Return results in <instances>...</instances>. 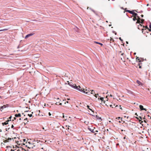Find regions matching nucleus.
Listing matches in <instances>:
<instances>
[{
    "mask_svg": "<svg viewBox=\"0 0 151 151\" xmlns=\"http://www.w3.org/2000/svg\"><path fill=\"white\" fill-rule=\"evenodd\" d=\"M69 84L72 87L77 90L78 91L79 90V88H81V87L79 86H77L76 84L73 85L72 84L70 83H69Z\"/></svg>",
    "mask_w": 151,
    "mask_h": 151,
    "instance_id": "obj_1",
    "label": "nucleus"
},
{
    "mask_svg": "<svg viewBox=\"0 0 151 151\" xmlns=\"http://www.w3.org/2000/svg\"><path fill=\"white\" fill-rule=\"evenodd\" d=\"M84 90H85V89L84 88H83V90H82V88L81 87V88H79V90H78V91L83 92V93H85L86 94H88V92H85Z\"/></svg>",
    "mask_w": 151,
    "mask_h": 151,
    "instance_id": "obj_2",
    "label": "nucleus"
},
{
    "mask_svg": "<svg viewBox=\"0 0 151 151\" xmlns=\"http://www.w3.org/2000/svg\"><path fill=\"white\" fill-rule=\"evenodd\" d=\"M34 33H30L28 35H27L25 37V38H27L31 36H32L33 35H34Z\"/></svg>",
    "mask_w": 151,
    "mask_h": 151,
    "instance_id": "obj_3",
    "label": "nucleus"
},
{
    "mask_svg": "<svg viewBox=\"0 0 151 151\" xmlns=\"http://www.w3.org/2000/svg\"><path fill=\"white\" fill-rule=\"evenodd\" d=\"M89 130L92 133H94L95 134H96V133H95L96 132H98V131L97 130H95L94 129H91V128H90L89 129Z\"/></svg>",
    "mask_w": 151,
    "mask_h": 151,
    "instance_id": "obj_4",
    "label": "nucleus"
},
{
    "mask_svg": "<svg viewBox=\"0 0 151 151\" xmlns=\"http://www.w3.org/2000/svg\"><path fill=\"white\" fill-rule=\"evenodd\" d=\"M12 140V139L11 138H8L7 139L4 140V142H9Z\"/></svg>",
    "mask_w": 151,
    "mask_h": 151,
    "instance_id": "obj_5",
    "label": "nucleus"
},
{
    "mask_svg": "<svg viewBox=\"0 0 151 151\" xmlns=\"http://www.w3.org/2000/svg\"><path fill=\"white\" fill-rule=\"evenodd\" d=\"M139 108L141 110H144L146 111L147 109H146L144 108L143 106L142 105H140L139 106Z\"/></svg>",
    "mask_w": 151,
    "mask_h": 151,
    "instance_id": "obj_6",
    "label": "nucleus"
},
{
    "mask_svg": "<svg viewBox=\"0 0 151 151\" xmlns=\"http://www.w3.org/2000/svg\"><path fill=\"white\" fill-rule=\"evenodd\" d=\"M91 93L92 94H95V95H94L95 96L96 98H97V95H98V94H96L95 93V92H93V90H91Z\"/></svg>",
    "mask_w": 151,
    "mask_h": 151,
    "instance_id": "obj_7",
    "label": "nucleus"
},
{
    "mask_svg": "<svg viewBox=\"0 0 151 151\" xmlns=\"http://www.w3.org/2000/svg\"><path fill=\"white\" fill-rule=\"evenodd\" d=\"M85 89V90L84 91L86 92V91H87V92H88V94L89 95V94L88 93H89L90 90H89V88H87L86 87L85 88H84Z\"/></svg>",
    "mask_w": 151,
    "mask_h": 151,
    "instance_id": "obj_8",
    "label": "nucleus"
},
{
    "mask_svg": "<svg viewBox=\"0 0 151 151\" xmlns=\"http://www.w3.org/2000/svg\"><path fill=\"white\" fill-rule=\"evenodd\" d=\"M134 11L133 10V11H130L129 10H127L126 11V12H128L129 13H130L131 14H133V13L134 12H133Z\"/></svg>",
    "mask_w": 151,
    "mask_h": 151,
    "instance_id": "obj_9",
    "label": "nucleus"
},
{
    "mask_svg": "<svg viewBox=\"0 0 151 151\" xmlns=\"http://www.w3.org/2000/svg\"><path fill=\"white\" fill-rule=\"evenodd\" d=\"M9 121H10V120H8L7 121H6L5 122L3 123H2V124H3V126L7 124H8V122Z\"/></svg>",
    "mask_w": 151,
    "mask_h": 151,
    "instance_id": "obj_10",
    "label": "nucleus"
},
{
    "mask_svg": "<svg viewBox=\"0 0 151 151\" xmlns=\"http://www.w3.org/2000/svg\"><path fill=\"white\" fill-rule=\"evenodd\" d=\"M57 99V101L56 102V103H55V104L56 105H58V103H59L60 102V99L59 98H58Z\"/></svg>",
    "mask_w": 151,
    "mask_h": 151,
    "instance_id": "obj_11",
    "label": "nucleus"
},
{
    "mask_svg": "<svg viewBox=\"0 0 151 151\" xmlns=\"http://www.w3.org/2000/svg\"><path fill=\"white\" fill-rule=\"evenodd\" d=\"M15 116L16 117H21V115L19 113L18 114H15Z\"/></svg>",
    "mask_w": 151,
    "mask_h": 151,
    "instance_id": "obj_12",
    "label": "nucleus"
},
{
    "mask_svg": "<svg viewBox=\"0 0 151 151\" xmlns=\"http://www.w3.org/2000/svg\"><path fill=\"white\" fill-rule=\"evenodd\" d=\"M137 83L139 85H142V83L140 81H138V80H137Z\"/></svg>",
    "mask_w": 151,
    "mask_h": 151,
    "instance_id": "obj_13",
    "label": "nucleus"
},
{
    "mask_svg": "<svg viewBox=\"0 0 151 151\" xmlns=\"http://www.w3.org/2000/svg\"><path fill=\"white\" fill-rule=\"evenodd\" d=\"M6 106L5 105H4L1 107L0 109H3L4 108H6Z\"/></svg>",
    "mask_w": 151,
    "mask_h": 151,
    "instance_id": "obj_14",
    "label": "nucleus"
},
{
    "mask_svg": "<svg viewBox=\"0 0 151 151\" xmlns=\"http://www.w3.org/2000/svg\"><path fill=\"white\" fill-rule=\"evenodd\" d=\"M96 118L97 119L101 120V118L97 115L96 116Z\"/></svg>",
    "mask_w": 151,
    "mask_h": 151,
    "instance_id": "obj_15",
    "label": "nucleus"
},
{
    "mask_svg": "<svg viewBox=\"0 0 151 151\" xmlns=\"http://www.w3.org/2000/svg\"><path fill=\"white\" fill-rule=\"evenodd\" d=\"M136 59L137 60H138L139 62H141V60H140V59L138 57H137L136 58Z\"/></svg>",
    "mask_w": 151,
    "mask_h": 151,
    "instance_id": "obj_16",
    "label": "nucleus"
},
{
    "mask_svg": "<svg viewBox=\"0 0 151 151\" xmlns=\"http://www.w3.org/2000/svg\"><path fill=\"white\" fill-rule=\"evenodd\" d=\"M94 42L96 43L99 44V45H101V46L103 45V44H102L101 43H100V42Z\"/></svg>",
    "mask_w": 151,
    "mask_h": 151,
    "instance_id": "obj_17",
    "label": "nucleus"
},
{
    "mask_svg": "<svg viewBox=\"0 0 151 151\" xmlns=\"http://www.w3.org/2000/svg\"><path fill=\"white\" fill-rule=\"evenodd\" d=\"M87 107L88 109L90 110L91 111H92L93 112V111L91 109L89 108L90 106L88 105H87Z\"/></svg>",
    "mask_w": 151,
    "mask_h": 151,
    "instance_id": "obj_18",
    "label": "nucleus"
},
{
    "mask_svg": "<svg viewBox=\"0 0 151 151\" xmlns=\"http://www.w3.org/2000/svg\"><path fill=\"white\" fill-rule=\"evenodd\" d=\"M133 15L135 17H136L137 15V14L136 13L134 12L133 13Z\"/></svg>",
    "mask_w": 151,
    "mask_h": 151,
    "instance_id": "obj_19",
    "label": "nucleus"
},
{
    "mask_svg": "<svg viewBox=\"0 0 151 151\" xmlns=\"http://www.w3.org/2000/svg\"><path fill=\"white\" fill-rule=\"evenodd\" d=\"M137 20V21L136 23H142V22L140 21V20Z\"/></svg>",
    "mask_w": 151,
    "mask_h": 151,
    "instance_id": "obj_20",
    "label": "nucleus"
},
{
    "mask_svg": "<svg viewBox=\"0 0 151 151\" xmlns=\"http://www.w3.org/2000/svg\"><path fill=\"white\" fill-rule=\"evenodd\" d=\"M133 20L134 21H136V20H137V19L136 18V17H134L133 18Z\"/></svg>",
    "mask_w": 151,
    "mask_h": 151,
    "instance_id": "obj_21",
    "label": "nucleus"
},
{
    "mask_svg": "<svg viewBox=\"0 0 151 151\" xmlns=\"http://www.w3.org/2000/svg\"><path fill=\"white\" fill-rule=\"evenodd\" d=\"M136 119H139H139H142V117H141V116H139V117H136Z\"/></svg>",
    "mask_w": 151,
    "mask_h": 151,
    "instance_id": "obj_22",
    "label": "nucleus"
},
{
    "mask_svg": "<svg viewBox=\"0 0 151 151\" xmlns=\"http://www.w3.org/2000/svg\"><path fill=\"white\" fill-rule=\"evenodd\" d=\"M100 99L101 100V101H104V98H103V97H101L100 98Z\"/></svg>",
    "mask_w": 151,
    "mask_h": 151,
    "instance_id": "obj_23",
    "label": "nucleus"
},
{
    "mask_svg": "<svg viewBox=\"0 0 151 151\" xmlns=\"http://www.w3.org/2000/svg\"><path fill=\"white\" fill-rule=\"evenodd\" d=\"M21 150H22V151H27L25 149H24L21 148Z\"/></svg>",
    "mask_w": 151,
    "mask_h": 151,
    "instance_id": "obj_24",
    "label": "nucleus"
},
{
    "mask_svg": "<svg viewBox=\"0 0 151 151\" xmlns=\"http://www.w3.org/2000/svg\"><path fill=\"white\" fill-rule=\"evenodd\" d=\"M139 121L140 124H141L143 122V121L141 120H140L139 119Z\"/></svg>",
    "mask_w": 151,
    "mask_h": 151,
    "instance_id": "obj_25",
    "label": "nucleus"
},
{
    "mask_svg": "<svg viewBox=\"0 0 151 151\" xmlns=\"http://www.w3.org/2000/svg\"><path fill=\"white\" fill-rule=\"evenodd\" d=\"M28 115L29 116V117H31L32 116V114H28Z\"/></svg>",
    "mask_w": 151,
    "mask_h": 151,
    "instance_id": "obj_26",
    "label": "nucleus"
},
{
    "mask_svg": "<svg viewBox=\"0 0 151 151\" xmlns=\"http://www.w3.org/2000/svg\"><path fill=\"white\" fill-rule=\"evenodd\" d=\"M144 27H145V29H147L148 27L147 26H146L145 27L144 26Z\"/></svg>",
    "mask_w": 151,
    "mask_h": 151,
    "instance_id": "obj_27",
    "label": "nucleus"
},
{
    "mask_svg": "<svg viewBox=\"0 0 151 151\" xmlns=\"http://www.w3.org/2000/svg\"><path fill=\"white\" fill-rule=\"evenodd\" d=\"M137 20H140V18L139 17L137 16Z\"/></svg>",
    "mask_w": 151,
    "mask_h": 151,
    "instance_id": "obj_28",
    "label": "nucleus"
},
{
    "mask_svg": "<svg viewBox=\"0 0 151 151\" xmlns=\"http://www.w3.org/2000/svg\"><path fill=\"white\" fill-rule=\"evenodd\" d=\"M147 29V30H148L149 31H150V32H151V29H150H150H149V28H148V29Z\"/></svg>",
    "mask_w": 151,
    "mask_h": 151,
    "instance_id": "obj_29",
    "label": "nucleus"
},
{
    "mask_svg": "<svg viewBox=\"0 0 151 151\" xmlns=\"http://www.w3.org/2000/svg\"><path fill=\"white\" fill-rule=\"evenodd\" d=\"M112 32H113V33H114L115 34V35H116V33L115 31H113Z\"/></svg>",
    "mask_w": 151,
    "mask_h": 151,
    "instance_id": "obj_30",
    "label": "nucleus"
},
{
    "mask_svg": "<svg viewBox=\"0 0 151 151\" xmlns=\"http://www.w3.org/2000/svg\"><path fill=\"white\" fill-rule=\"evenodd\" d=\"M141 20V22H142V23L144 21V20L142 19Z\"/></svg>",
    "mask_w": 151,
    "mask_h": 151,
    "instance_id": "obj_31",
    "label": "nucleus"
},
{
    "mask_svg": "<svg viewBox=\"0 0 151 151\" xmlns=\"http://www.w3.org/2000/svg\"><path fill=\"white\" fill-rule=\"evenodd\" d=\"M119 39L122 42L123 41V40L121 39V38L120 37L119 38Z\"/></svg>",
    "mask_w": 151,
    "mask_h": 151,
    "instance_id": "obj_32",
    "label": "nucleus"
},
{
    "mask_svg": "<svg viewBox=\"0 0 151 151\" xmlns=\"http://www.w3.org/2000/svg\"><path fill=\"white\" fill-rule=\"evenodd\" d=\"M149 28L151 29V23H150V24L149 25Z\"/></svg>",
    "mask_w": 151,
    "mask_h": 151,
    "instance_id": "obj_33",
    "label": "nucleus"
},
{
    "mask_svg": "<svg viewBox=\"0 0 151 151\" xmlns=\"http://www.w3.org/2000/svg\"><path fill=\"white\" fill-rule=\"evenodd\" d=\"M49 116H51V114L50 112L49 113Z\"/></svg>",
    "mask_w": 151,
    "mask_h": 151,
    "instance_id": "obj_34",
    "label": "nucleus"
},
{
    "mask_svg": "<svg viewBox=\"0 0 151 151\" xmlns=\"http://www.w3.org/2000/svg\"><path fill=\"white\" fill-rule=\"evenodd\" d=\"M6 30V29H1V30H0V31H4V30Z\"/></svg>",
    "mask_w": 151,
    "mask_h": 151,
    "instance_id": "obj_35",
    "label": "nucleus"
},
{
    "mask_svg": "<svg viewBox=\"0 0 151 151\" xmlns=\"http://www.w3.org/2000/svg\"><path fill=\"white\" fill-rule=\"evenodd\" d=\"M17 151H22V150H21V149H19Z\"/></svg>",
    "mask_w": 151,
    "mask_h": 151,
    "instance_id": "obj_36",
    "label": "nucleus"
},
{
    "mask_svg": "<svg viewBox=\"0 0 151 151\" xmlns=\"http://www.w3.org/2000/svg\"><path fill=\"white\" fill-rule=\"evenodd\" d=\"M121 118V117H118L117 118L118 119H119Z\"/></svg>",
    "mask_w": 151,
    "mask_h": 151,
    "instance_id": "obj_37",
    "label": "nucleus"
},
{
    "mask_svg": "<svg viewBox=\"0 0 151 151\" xmlns=\"http://www.w3.org/2000/svg\"><path fill=\"white\" fill-rule=\"evenodd\" d=\"M110 106L111 107H112V108H113V105H110Z\"/></svg>",
    "mask_w": 151,
    "mask_h": 151,
    "instance_id": "obj_38",
    "label": "nucleus"
},
{
    "mask_svg": "<svg viewBox=\"0 0 151 151\" xmlns=\"http://www.w3.org/2000/svg\"><path fill=\"white\" fill-rule=\"evenodd\" d=\"M14 127V126L13 125H12V126H11V128H13Z\"/></svg>",
    "mask_w": 151,
    "mask_h": 151,
    "instance_id": "obj_39",
    "label": "nucleus"
},
{
    "mask_svg": "<svg viewBox=\"0 0 151 151\" xmlns=\"http://www.w3.org/2000/svg\"><path fill=\"white\" fill-rule=\"evenodd\" d=\"M59 105H62V103H60L59 104Z\"/></svg>",
    "mask_w": 151,
    "mask_h": 151,
    "instance_id": "obj_40",
    "label": "nucleus"
},
{
    "mask_svg": "<svg viewBox=\"0 0 151 151\" xmlns=\"http://www.w3.org/2000/svg\"><path fill=\"white\" fill-rule=\"evenodd\" d=\"M14 150H13L12 149H11V150H10V151H14Z\"/></svg>",
    "mask_w": 151,
    "mask_h": 151,
    "instance_id": "obj_41",
    "label": "nucleus"
},
{
    "mask_svg": "<svg viewBox=\"0 0 151 151\" xmlns=\"http://www.w3.org/2000/svg\"><path fill=\"white\" fill-rule=\"evenodd\" d=\"M11 118H12V116H10V117H9V119H11Z\"/></svg>",
    "mask_w": 151,
    "mask_h": 151,
    "instance_id": "obj_42",
    "label": "nucleus"
},
{
    "mask_svg": "<svg viewBox=\"0 0 151 151\" xmlns=\"http://www.w3.org/2000/svg\"><path fill=\"white\" fill-rule=\"evenodd\" d=\"M126 43L127 44H128V42H127V41H126Z\"/></svg>",
    "mask_w": 151,
    "mask_h": 151,
    "instance_id": "obj_43",
    "label": "nucleus"
},
{
    "mask_svg": "<svg viewBox=\"0 0 151 151\" xmlns=\"http://www.w3.org/2000/svg\"><path fill=\"white\" fill-rule=\"evenodd\" d=\"M27 118H26L25 119H24V120H27Z\"/></svg>",
    "mask_w": 151,
    "mask_h": 151,
    "instance_id": "obj_44",
    "label": "nucleus"
},
{
    "mask_svg": "<svg viewBox=\"0 0 151 151\" xmlns=\"http://www.w3.org/2000/svg\"><path fill=\"white\" fill-rule=\"evenodd\" d=\"M141 17H143V15H141Z\"/></svg>",
    "mask_w": 151,
    "mask_h": 151,
    "instance_id": "obj_45",
    "label": "nucleus"
},
{
    "mask_svg": "<svg viewBox=\"0 0 151 151\" xmlns=\"http://www.w3.org/2000/svg\"><path fill=\"white\" fill-rule=\"evenodd\" d=\"M124 54V53H122L121 54V55H123Z\"/></svg>",
    "mask_w": 151,
    "mask_h": 151,
    "instance_id": "obj_46",
    "label": "nucleus"
},
{
    "mask_svg": "<svg viewBox=\"0 0 151 151\" xmlns=\"http://www.w3.org/2000/svg\"><path fill=\"white\" fill-rule=\"evenodd\" d=\"M110 96L111 97H112V95L111 94H110Z\"/></svg>",
    "mask_w": 151,
    "mask_h": 151,
    "instance_id": "obj_47",
    "label": "nucleus"
},
{
    "mask_svg": "<svg viewBox=\"0 0 151 151\" xmlns=\"http://www.w3.org/2000/svg\"><path fill=\"white\" fill-rule=\"evenodd\" d=\"M139 68H141V66H139Z\"/></svg>",
    "mask_w": 151,
    "mask_h": 151,
    "instance_id": "obj_48",
    "label": "nucleus"
},
{
    "mask_svg": "<svg viewBox=\"0 0 151 151\" xmlns=\"http://www.w3.org/2000/svg\"><path fill=\"white\" fill-rule=\"evenodd\" d=\"M135 115L137 116V113H136L135 114Z\"/></svg>",
    "mask_w": 151,
    "mask_h": 151,
    "instance_id": "obj_49",
    "label": "nucleus"
},
{
    "mask_svg": "<svg viewBox=\"0 0 151 151\" xmlns=\"http://www.w3.org/2000/svg\"><path fill=\"white\" fill-rule=\"evenodd\" d=\"M144 122H146V121H145V120H144Z\"/></svg>",
    "mask_w": 151,
    "mask_h": 151,
    "instance_id": "obj_50",
    "label": "nucleus"
},
{
    "mask_svg": "<svg viewBox=\"0 0 151 151\" xmlns=\"http://www.w3.org/2000/svg\"><path fill=\"white\" fill-rule=\"evenodd\" d=\"M111 24L109 25V26H111Z\"/></svg>",
    "mask_w": 151,
    "mask_h": 151,
    "instance_id": "obj_51",
    "label": "nucleus"
},
{
    "mask_svg": "<svg viewBox=\"0 0 151 151\" xmlns=\"http://www.w3.org/2000/svg\"><path fill=\"white\" fill-rule=\"evenodd\" d=\"M67 100H70V99H67Z\"/></svg>",
    "mask_w": 151,
    "mask_h": 151,
    "instance_id": "obj_52",
    "label": "nucleus"
},
{
    "mask_svg": "<svg viewBox=\"0 0 151 151\" xmlns=\"http://www.w3.org/2000/svg\"><path fill=\"white\" fill-rule=\"evenodd\" d=\"M66 103H68V102L67 101Z\"/></svg>",
    "mask_w": 151,
    "mask_h": 151,
    "instance_id": "obj_53",
    "label": "nucleus"
},
{
    "mask_svg": "<svg viewBox=\"0 0 151 151\" xmlns=\"http://www.w3.org/2000/svg\"><path fill=\"white\" fill-rule=\"evenodd\" d=\"M2 132V131L1 130H0V132Z\"/></svg>",
    "mask_w": 151,
    "mask_h": 151,
    "instance_id": "obj_54",
    "label": "nucleus"
},
{
    "mask_svg": "<svg viewBox=\"0 0 151 151\" xmlns=\"http://www.w3.org/2000/svg\"><path fill=\"white\" fill-rule=\"evenodd\" d=\"M136 53H134V55H135V54H136Z\"/></svg>",
    "mask_w": 151,
    "mask_h": 151,
    "instance_id": "obj_55",
    "label": "nucleus"
},
{
    "mask_svg": "<svg viewBox=\"0 0 151 151\" xmlns=\"http://www.w3.org/2000/svg\"><path fill=\"white\" fill-rule=\"evenodd\" d=\"M120 109H122L121 107H120Z\"/></svg>",
    "mask_w": 151,
    "mask_h": 151,
    "instance_id": "obj_56",
    "label": "nucleus"
},
{
    "mask_svg": "<svg viewBox=\"0 0 151 151\" xmlns=\"http://www.w3.org/2000/svg\"><path fill=\"white\" fill-rule=\"evenodd\" d=\"M143 119H145V118H143Z\"/></svg>",
    "mask_w": 151,
    "mask_h": 151,
    "instance_id": "obj_57",
    "label": "nucleus"
},
{
    "mask_svg": "<svg viewBox=\"0 0 151 151\" xmlns=\"http://www.w3.org/2000/svg\"><path fill=\"white\" fill-rule=\"evenodd\" d=\"M64 115H63V117H64Z\"/></svg>",
    "mask_w": 151,
    "mask_h": 151,
    "instance_id": "obj_58",
    "label": "nucleus"
},
{
    "mask_svg": "<svg viewBox=\"0 0 151 151\" xmlns=\"http://www.w3.org/2000/svg\"><path fill=\"white\" fill-rule=\"evenodd\" d=\"M113 106H114L115 105H113Z\"/></svg>",
    "mask_w": 151,
    "mask_h": 151,
    "instance_id": "obj_59",
    "label": "nucleus"
},
{
    "mask_svg": "<svg viewBox=\"0 0 151 151\" xmlns=\"http://www.w3.org/2000/svg\"><path fill=\"white\" fill-rule=\"evenodd\" d=\"M21 118H20L19 119V120H21Z\"/></svg>",
    "mask_w": 151,
    "mask_h": 151,
    "instance_id": "obj_60",
    "label": "nucleus"
},
{
    "mask_svg": "<svg viewBox=\"0 0 151 151\" xmlns=\"http://www.w3.org/2000/svg\"><path fill=\"white\" fill-rule=\"evenodd\" d=\"M119 122H121L120 121H119Z\"/></svg>",
    "mask_w": 151,
    "mask_h": 151,
    "instance_id": "obj_61",
    "label": "nucleus"
},
{
    "mask_svg": "<svg viewBox=\"0 0 151 151\" xmlns=\"http://www.w3.org/2000/svg\"><path fill=\"white\" fill-rule=\"evenodd\" d=\"M112 40L113 41L114 40H113V39H112Z\"/></svg>",
    "mask_w": 151,
    "mask_h": 151,
    "instance_id": "obj_62",
    "label": "nucleus"
},
{
    "mask_svg": "<svg viewBox=\"0 0 151 151\" xmlns=\"http://www.w3.org/2000/svg\"><path fill=\"white\" fill-rule=\"evenodd\" d=\"M150 119H151V116L150 117Z\"/></svg>",
    "mask_w": 151,
    "mask_h": 151,
    "instance_id": "obj_63",
    "label": "nucleus"
},
{
    "mask_svg": "<svg viewBox=\"0 0 151 151\" xmlns=\"http://www.w3.org/2000/svg\"><path fill=\"white\" fill-rule=\"evenodd\" d=\"M110 0H108V1H110Z\"/></svg>",
    "mask_w": 151,
    "mask_h": 151,
    "instance_id": "obj_64",
    "label": "nucleus"
}]
</instances>
